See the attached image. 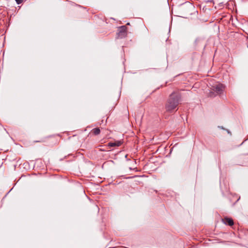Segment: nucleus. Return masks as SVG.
Listing matches in <instances>:
<instances>
[{"mask_svg":"<svg viewBox=\"0 0 248 248\" xmlns=\"http://www.w3.org/2000/svg\"><path fill=\"white\" fill-rule=\"evenodd\" d=\"M181 100V96L177 93H172L165 105L166 110L168 112H172L177 107Z\"/></svg>","mask_w":248,"mask_h":248,"instance_id":"f257e3e1","label":"nucleus"},{"mask_svg":"<svg viewBox=\"0 0 248 248\" xmlns=\"http://www.w3.org/2000/svg\"><path fill=\"white\" fill-rule=\"evenodd\" d=\"M127 28L126 26H122L118 28V32L117 33L116 38L117 39H122L127 36Z\"/></svg>","mask_w":248,"mask_h":248,"instance_id":"f03ea898","label":"nucleus"},{"mask_svg":"<svg viewBox=\"0 0 248 248\" xmlns=\"http://www.w3.org/2000/svg\"><path fill=\"white\" fill-rule=\"evenodd\" d=\"M224 86L222 84L217 83L212 87V90L215 92L216 94H221L223 91Z\"/></svg>","mask_w":248,"mask_h":248,"instance_id":"7ed1b4c3","label":"nucleus"},{"mask_svg":"<svg viewBox=\"0 0 248 248\" xmlns=\"http://www.w3.org/2000/svg\"><path fill=\"white\" fill-rule=\"evenodd\" d=\"M222 222L226 225H228L229 226H232L234 224L233 220L229 217H224L222 219Z\"/></svg>","mask_w":248,"mask_h":248,"instance_id":"20e7f679","label":"nucleus"},{"mask_svg":"<svg viewBox=\"0 0 248 248\" xmlns=\"http://www.w3.org/2000/svg\"><path fill=\"white\" fill-rule=\"evenodd\" d=\"M122 144V142L119 140L115 141L114 142H110L108 143V147H115V146H119L121 145Z\"/></svg>","mask_w":248,"mask_h":248,"instance_id":"39448f33","label":"nucleus"},{"mask_svg":"<svg viewBox=\"0 0 248 248\" xmlns=\"http://www.w3.org/2000/svg\"><path fill=\"white\" fill-rule=\"evenodd\" d=\"M91 133L93 134L94 135H98L100 133V129H99V128H93L91 130Z\"/></svg>","mask_w":248,"mask_h":248,"instance_id":"423d86ee","label":"nucleus"},{"mask_svg":"<svg viewBox=\"0 0 248 248\" xmlns=\"http://www.w3.org/2000/svg\"><path fill=\"white\" fill-rule=\"evenodd\" d=\"M23 0H16L17 4H21L23 2Z\"/></svg>","mask_w":248,"mask_h":248,"instance_id":"0eeeda50","label":"nucleus"},{"mask_svg":"<svg viewBox=\"0 0 248 248\" xmlns=\"http://www.w3.org/2000/svg\"><path fill=\"white\" fill-rule=\"evenodd\" d=\"M25 178V177H23L22 176L21 177H20V178L18 180V181H22Z\"/></svg>","mask_w":248,"mask_h":248,"instance_id":"6e6552de","label":"nucleus"},{"mask_svg":"<svg viewBox=\"0 0 248 248\" xmlns=\"http://www.w3.org/2000/svg\"><path fill=\"white\" fill-rule=\"evenodd\" d=\"M126 25H130V23H127L126 24Z\"/></svg>","mask_w":248,"mask_h":248,"instance_id":"1a4fd4ad","label":"nucleus"}]
</instances>
